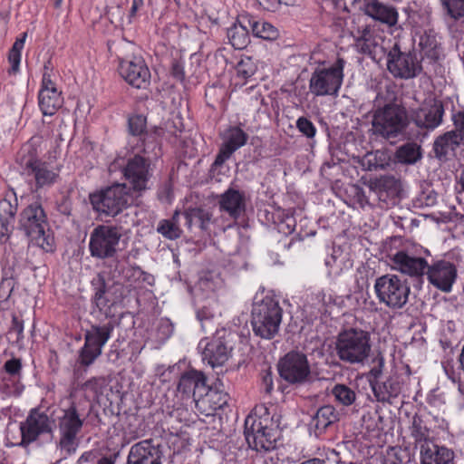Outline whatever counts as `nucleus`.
<instances>
[{
  "instance_id": "72a5a7b5",
  "label": "nucleus",
  "mask_w": 464,
  "mask_h": 464,
  "mask_svg": "<svg viewBox=\"0 0 464 464\" xmlns=\"http://www.w3.org/2000/svg\"><path fill=\"white\" fill-rule=\"evenodd\" d=\"M370 188L379 195L380 199L386 201L388 198H395L400 197L401 182L394 176L387 175L376 179L371 184Z\"/></svg>"
},
{
  "instance_id": "4be33fe9",
  "label": "nucleus",
  "mask_w": 464,
  "mask_h": 464,
  "mask_svg": "<svg viewBox=\"0 0 464 464\" xmlns=\"http://www.w3.org/2000/svg\"><path fill=\"white\" fill-rule=\"evenodd\" d=\"M203 348V361H206L211 367L223 365L229 358L231 348L227 346L223 335L217 334L211 341L201 340L198 344Z\"/></svg>"
},
{
  "instance_id": "f704fd0d",
  "label": "nucleus",
  "mask_w": 464,
  "mask_h": 464,
  "mask_svg": "<svg viewBox=\"0 0 464 464\" xmlns=\"http://www.w3.org/2000/svg\"><path fill=\"white\" fill-rule=\"evenodd\" d=\"M16 211V198H14V203L6 198L0 200V240L8 237L11 234Z\"/></svg>"
},
{
  "instance_id": "de8ad7c7",
  "label": "nucleus",
  "mask_w": 464,
  "mask_h": 464,
  "mask_svg": "<svg viewBox=\"0 0 464 464\" xmlns=\"http://www.w3.org/2000/svg\"><path fill=\"white\" fill-rule=\"evenodd\" d=\"M26 36L27 34L24 33L22 37L14 42L12 49L9 52L8 59L11 63V70L13 72H18L21 61V51L24 48Z\"/></svg>"
},
{
  "instance_id": "49530a36",
  "label": "nucleus",
  "mask_w": 464,
  "mask_h": 464,
  "mask_svg": "<svg viewBox=\"0 0 464 464\" xmlns=\"http://www.w3.org/2000/svg\"><path fill=\"white\" fill-rule=\"evenodd\" d=\"M221 285L222 281L219 276L210 272L203 274L198 282V289L206 294L215 292Z\"/></svg>"
},
{
  "instance_id": "f257e3e1",
  "label": "nucleus",
  "mask_w": 464,
  "mask_h": 464,
  "mask_svg": "<svg viewBox=\"0 0 464 464\" xmlns=\"http://www.w3.org/2000/svg\"><path fill=\"white\" fill-rule=\"evenodd\" d=\"M156 142L145 144V139L142 140V148L137 145L136 153L127 159L122 169V173L128 181L130 191L139 196L150 188V182L153 176L154 168L150 153L156 149Z\"/></svg>"
},
{
  "instance_id": "0e129e2a",
  "label": "nucleus",
  "mask_w": 464,
  "mask_h": 464,
  "mask_svg": "<svg viewBox=\"0 0 464 464\" xmlns=\"http://www.w3.org/2000/svg\"><path fill=\"white\" fill-rule=\"evenodd\" d=\"M263 383L265 386V392L266 393H270L273 390V381H272V375L271 373L267 372L263 377Z\"/></svg>"
},
{
  "instance_id": "09e8293b",
  "label": "nucleus",
  "mask_w": 464,
  "mask_h": 464,
  "mask_svg": "<svg viewBox=\"0 0 464 464\" xmlns=\"http://www.w3.org/2000/svg\"><path fill=\"white\" fill-rule=\"evenodd\" d=\"M447 14L459 20L464 17V0H440Z\"/></svg>"
},
{
  "instance_id": "5701e85b",
  "label": "nucleus",
  "mask_w": 464,
  "mask_h": 464,
  "mask_svg": "<svg viewBox=\"0 0 464 464\" xmlns=\"http://www.w3.org/2000/svg\"><path fill=\"white\" fill-rule=\"evenodd\" d=\"M223 143L216 157L214 164L222 165L239 148L243 147L248 139V135L238 126L227 128L222 133Z\"/></svg>"
},
{
  "instance_id": "864d4df0",
  "label": "nucleus",
  "mask_w": 464,
  "mask_h": 464,
  "mask_svg": "<svg viewBox=\"0 0 464 464\" xmlns=\"http://www.w3.org/2000/svg\"><path fill=\"white\" fill-rule=\"evenodd\" d=\"M382 156H383V153L379 150L368 153L363 159V165L367 166L368 170L382 169L384 168V164L378 161Z\"/></svg>"
},
{
  "instance_id": "aec40b11",
  "label": "nucleus",
  "mask_w": 464,
  "mask_h": 464,
  "mask_svg": "<svg viewBox=\"0 0 464 464\" xmlns=\"http://www.w3.org/2000/svg\"><path fill=\"white\" fill-rule=\"evenodd\" d=\"M178 391L188 398L193 397L196 403L203 395L212 396V392L206 383V376L202 372L196 370L188 371L180 376Z\"/></svg>"
},
{
  "instance_id": "4d7b16f0",
  "label": "nucleus",
  "mask_w": 464,
  "mask_h": 464,
  "mask_svg": "<svg viewBox=\"0 0 464 464\" xmlns=\"http://www.w3.org/2000/svg\"><path fill=\"white\" fill-rule=\"evenodd\" d=\"M452 121L456 132L463 137L464 136V110L459 111L452 115Z\"/></svg>"
},
{
  "instance_id": "a878e982",
  "label": "nucleus",
  "mask_w": 464,
  "mask_h": 464,
  "mask_svg": "<svg viewBox=\"0 0 464 464\" xmlns=\"http://www.w3.org/2000/svg\"><path fill=\"white\" fill-rule=\"evenodd\" d=\"M361 10L373 20L389 27L395 26L398 23L399 14L397 9L379 0H362Z\"/></svg>"
},
{
  "instance_id": "37998d69",
  "label": "nucleus",
  "mask_w": 464,
  "mask_h": 464,
  "mask_svg": "<svg viewBox=\"0 0 464 464\" xmlns=\"http://www.w3.org/2000/svg\"><path fill=\"white\" fill-rule=\"evenodd\" d=\"M180 213L176 211L170 219H163L160 222L157 231L168 239L179 238L181 235V229L179 227Z\"/></svg>"
},
{
  "instance_id": "69168bd1",
  "label": "nucleus",
  "mask_w": 464,
  "mask_h": 464,
  "mask_svg": "<svg viewBox=\"0 0 464 464\" xmlns=\"http://www.w3.org/2000/svg\"><path fill=\"white\" fill-rule=\"evenodd\" d=\"M23 330H24L23 323L18 321L17 318L14 317V319H13V331L16 332L17 339H19L20 336L22 335Z\"/></svg>"
},
{
  "instance_id": "052dcab7",
  "label": "nucleus",
  "mask_w": 464,
  "mask_h": 464,
  "mask_svg": "<svg viewBox=\"0 0 464 464\" xmlns=\"http://www.w3.org/2000/svg\"><path fill=\"white\" fill-rule=\"evenodd\" d=\"M256 2L266 11H275L281 4V0H256Z\"/></svg>"
},
{
  "instance_id": "dca6fc26",
  "label": "nucleus",
  "mask_w": 464,
  "mask_h": 464,
  "mask_svg": "<svg viewBox=\"0 0 464 464\" xmlns=\"http://www.w3.org/2000/svg\"><path fill=\"white\" fill-rule=\"evenodd\" d=\"M387 68L393 76L402 79L414 78L421 71V65L415 54L401 53L396 48L388 53Z\"/></svg>"
},
{
  "instance_id": "412c9836",
  "label": "nucleus",
  "mask_w": 464,
  "mask_h": 464,
  "mask_svg": "<svg viewBox=\"0 0 464 464\" xmlns=\"http://www.w3.org/2000/svg\"><path fill=\"white\" fill-rule=\"evenodd\" d=\"M22 444L34 441L42 433L52 430V422L49 417L37 410L31 411L25 421L20 425Z\"/></svg>"
},
{
  "instance_id": "3c124183",
  "label": "nucleus",
  "mask_w": 464,
  "mask_h": 464,
  "mask_svg": "<svg viewBox=\"0 0 464 464\" xmlns=\"http://www.w3.org/2000/svg\"><path fill=\"white\" fill-rule=\"evenodd\" d=\"M385 360L382 354L379 353L372 360V366L368 373V381H379L382 379Z\"/></svg>"
},
{
  "instance_id": "ddd939ff",
  "label": "nucleus",
  "mask_w": 464,
  "mask_h": 464,
  "mask_svg": "<svg viewBox=\"0 0 464 464\" xmlns=\"http://www.w3.org/2000/svg\"><path fill=\"white\" fill-rule=\"evenodd\" d=\"M114 325L108 322L102 325L93 324L85 333V343L80 351V362L91 365L101 354L104 344L108 342Z\"/></svg>"
},
{
  "instance_id": "a211bd4d",
  "label": "nucleus",
  "mask_w": 464,
  "mask_h": 464,
  "mask_svg": "<svg viewBox=\"0 0 464 464\" xmlns=\"http://www.w3.org/2000/svg\"><path fill=\"white\" fill-rule=\"evenodd\" d=\"M119 72L131 86L145 89L150 84V72L144 60L134 57L131 60H120Z\"/></svg>"
},
{
  "instance_id": "4c0bfd02",
  "label": "nucleus",
  "mask_w": 464,
  "mask_h": 464,
  "mask_svg": "<svg viewBox=\"0 0 464 464\" xmlns=\"http://www.w3.org/2000/svg\"><path fill=\"white\" fill-rule=\"evenodd\" d=\"M249 25L244 22V16L238 24H234L227 31V37L230 44L236 49H244L249 43Z\"/></svg>"
},
{
  "instance_id": "9d476101",
  "label": "nucleus",
  "mask_w": 464,
  "mask_h": 464,
  "mask_svg": "<svg viewBox=\"0 0 464 464\" xmlns=\"http://www.w3.org/2000/svg\"><path fill=\"white\" fill-rule=\"evenodd\" d=\"M121 237V227L111 225H98L90 234L89 251L91 256L98 259L114 257Z\"/></svg>"
},
{
  "instance_id": "2f4dec72",
  "label": "nucleus",
  "mask_w": 464,
  "mask_h": 464,
  "mask_svg": "<svg viewBox=\"0 0 464 464\" xmlns=\"http://www.w3.org/2000/svg\"><path fill=\"white\" fill-rule=\"evenodd\" d=\"M339 418L340 413L333 405H324L320 407L313 415L309 426L314 434L319 436L328 427L337 422Z\"/></svg>"
},
{
  "instance_id": "774afa93",
  "label": "nucleus",
  "mask_w": 464,
  "mask_h": 464,
  "mask_svg": "<svg viewBox=\"0 0 464 464\" xmlns=\"http://www.w3.org/2000/svg\"><path fill=\"white\" fill-rule=\"evenodd\" d=\"M97 464H114V462L111 460V459L103 457L98 460Z\"/></svg>"
},
{
  "instance_id": "f03ea898",
  "label": "nucleus",
  "mask_w": 464,
  "mask_h": 464,
  "mask_svg": "<svg viewBox=\"0 0 464 464\" xmlns=\"http://www.w3.org/2000/svg\"><path fill=\"white\" fill-rule=\"evenodd\" d=\"M19 228L34 244L45 252L54 250V237L41 203L34 202L21 211Z\"/></svg>"
},
{
  "instance_id": "c9c22d12",
  "label": "nucleus",
  "mask_w": 464,
  "mask_h": 464,
  "mask_svg": "<svg viewBox=\"0 0 464 464\" xmlns=\"http://www.w3.org/2000/svg\"><path fill=\"white\" fill-rule=\"evenodd\" d=\"M43 143L44 140L42 137L34 136L22 147L18 162L23 169L26 168L27 161L28 163H33V165L41 161L39 155L43 150Z\"/></svg>"
},
{
  "instance_id": "ea45409f",
  "label": "nucleus",
  "mask_w": 464,
  "mask_h": 464,
  "mask_svg": "<svg viewBox=\"0 0 464 464\" xmlns=\"http://www.w3.org/2000/svg\"><path fill=\"white\" fill-rule=\"evenodd\" d=\"M395 157L400 163L402 164H415L421 157V148L414 142H408L396 150Z\"/></svg>"
},
{
  "instance_id": "0eeeda50",
  "label": "nucleus",
  "mask_w": 464,
  "mask_h": 464,
  "mask_svg": "<svg viewBox=\"0 0 464 464\" xmlns=\"http://www.w3.org/2000/svg\"><path fill=\"white\" fill-rule=\"evenodd\" d=\"M408 124L407 112L404 107L389 102L378 108L372 116V130L374 134L383 138H395L401 134Z\"/></svg>"
},
{
  "instance_id": "f8f14e48",
  "label": "nucleus",
  "mask_w": 464,
  "mask_h": 464,
  "mask_svg": "<svg viewBox=\"0 0 464 464\" xmlns=\"http://www.w3.org/2000/svg\"><path fill=\"white\" fill-rule=\"evenodd\" d=\"M278 372L280 377L290 384H304L311 377L306 355L297 351H291L280 359Z\"/></svg>"
},
{
  "instance_id": "cd10ccee",
  "label": "nucleus",
  "mask_w": 464,
  "mask_h": 464,
  "mask_svg": "<svg viewBox=\"0 0 464 464\" xmlns=\"http://www.w3.org/2000/svg\"><path fill=\"white\" fill-rule=\"evenodd\" d=\"M383 39L365 28L362 34L356 38L354 47L358 53L370 56L373 61L379 62L385 54L382 47Z\"/></svg>"
},
{
  "instance_id": "c756f323",
  "label": "nucleus",
  "mask_w": 464,
  "mask_h": 464,
  "mask_svg": "<svg viewBox=\"0 0 464 464\" xmlns=\"http://www.w3.org/2000/svg\"><path fill=\"white\" fill-rule=\"evenodd\" d=\"M454 459V452L432 440L420 446V464H450Z\"/></svg>"
},
{
  "instance_id": "c03bdc74",
  "label": "nucleus",
  "mask_w": 464,
  "mask_h": 464,
  "mask_svg": "<svg viewBox=\"0 0 464 464\" xmlns=\"http://www.w3.org/2000/svg\"><path fill=\"white\" fill-rule=\"evenodd\" d=\"M187 226L190 228L192 226H198L201 229H206L210 221V213L200 208H189L184 213Z\"/></svg>"
},
{
  "instance_id": "338daca9",
  "label": "nucleus",
  "mask_w": 464,
  "mask_h": 464,
  "mask_svg": "<svg viewBox=\"0 0 464 464\" xmlns=\"http://www.w3.org/2000/svg\"><path fill=\"white\" fill-rule=\"evenodd\" d=\"M356 196L358 198L359 203L362 206L368 203V199L366 198V196L364 195V191L362 188H356Z\"/></svg>"
},
{
  "instance_id": "20e7f679",
  "label": "nucleus",
  "mask_w": 464,
  "mask_h": 464,
  "mask_svg": "<svg viewBox=\"0 0 464 464\" xmlns=\"http://www.w3.org/2000/svg\"><path fill=\"white\" fill-rule=\"evenodd\" d=\"M61 412L62 414L57 420L59 434L57 448L66 458L74 454L80 445V434L85 422V417L79 412L74 402H72L66 409H62Z\"/></svg>"
},
{
  "instance_id": "bf43d9fd",
  "label": "nucleus",
  "mask_w": 464,
  "mask_h": 464,
  "mask_svg": "<svg viewBox=\"0 0 464 464\" xmlns=\"http://www.w3.org/2000/svg\"><path fill=\"white\" fill-rule=\"evenodd\" d=\"M106 14L111 23L120 22L122 18V11L119 5L115 7H110L107 10Z\"/></svg>"
},
{
  "instance_id": "a19ab883",
  "label": "nucleus",
  "mask_w": 464,
  "mask_h": 464,
  "mask_svg": "<svg viewBox=\"0 0 464 464\" xmlns=\"http://www.w3.org/2000/svg\"><path fill=\"white\" fill-rule=\"evenodd\" d=\"M244 22H247L250 30L256 37L272 40L277 36L276 29L269 23L257 21L247 15L244 16Z\"/></svg>"
},
{
  "instance_id": "bb28decb",
  "label": "nucleus",
  "mask_w": 464,
  "mask_h": 464,
  "mask_svg": "<svg viewBox=\"0 0 464 464\" xmlns=\"http://www.w3.org/2000/svg\"><path fill=\"white\" fill-rule=\"evenodd\" d=\"M460 145H464V136H459L455 130L446 131L438 136L433 142L435 158L446 161L455 155Z\"/></svg>"
},
{
  "instance_id": "e2e57ef3",
  "label": "nucleus",
  "mask_w": 464,
  "mask_h": 464,
  "mask_svg": "<svg viewBox=\"0 0 464 464\" xmlns=\"http://www.w3.org/2000/svg\"><path fill=\"white\" fill-rule=\"evenodd\" d=\"M172 74L173 76L179 80V81H182L184 79V71H183V68L180 64L179 63H174L172 65Z\"/></svg>"
},
{
  "instance_id": "2eb2a0df",
  "label": "nucleus",
  "mask_w": 464,
  "mask_h": 464,
  "mask_svg": "<svg viewBox=\"0 0 464 464\" xmlns=\"http://www.w3.org/2000/svg\"><path fill=\"white\" fill-rule=\"evenodd\" d=\"M444 106L441 101H425L419 108L411 111V120L420 129L433 130L443 121Z\"/></svg>"
},
{
  "instance_id": "c85d7f7f",
  "label": "nucleus",
  "mask_w": 464,
  "mask_h": 464,
  "mask_svg": "<svg viewBox=\"0 0 464 464\" xmlns=\"http://www.w3.org/2000/svg\"><path fill=\"white\" fill-rule=\"evenodd\" d=\"M370 386L378 401L392 403V399L401 392L402 382L398 375L393 374L385 380L370 381Z\"/></svg>"
},
{
  "instance_id": "e433bc0d",
  "label": "nucleus",
  "mask_w": 464,
  "mask_h": 464,
  "mask_svg": "<svg viewBox=\"0 0 464 464\" xmlns=\"http://www.w3.org/2000/svg\"><path fill=\"white\" fill-rule=\"evenodd\" d=\"M146 127V119L141 115H135L129 119V129L133 136L132 143H135L134 149H137V145L140 149L142 148V140L145 139V144L150 142H156L153 136L147 133H143Z\"/></svg>"
},
{
  "instance_id": "1a4fd4ad",
  "label": "nucleus",
  "mask_w": 464,
  "mask_h": 464,
  "mask_svg": "<svg viewBox=\"0 0 464 464\" xmlns=\"http://www.w3.org/2000/svg\"><path fill=\"white\" fill-rule=\"evenodd\" d=\"M374 291L380 304L396 310L408 303L411 288L398 276L384 275L375 280Z\"/></svg>"
},
{
  "instance_id": "473e14b6",
  "label": "nucleus",
  "mask_w": 464,
  "mask_h": 464,
  "mask_svg": "<svg viewBox=\"0 0 464 464\" xmlns=\"http://www.w3.org/2000/svg\"><path fill=\"white\" fill-rule=\"evenodd\" d=\"M218 203L220 209L233 218H237L246 208L244 194L234 188L225 191L220 196Z\"/></svg>"
},
{
  "instance_id": "f3484780",
  "label": "nucleus",
  "mask_w": 464,
  "mask_h": 464,
  "mask_svg": "<svg viewBox=\"0 0 464 464\" xmlns=\"http://www.w3.org/2000/svg\"><path fill=\"white\" fill-rule=\"evenodd\" d=\"M50 62L44 64L42 86L38 95L39 107L44 115H53L63 105V99L61 92L51 79Z\"/></svg>"
},
{
  "instance_id": "b1692460",
  "label": "nucleus",
  "mask_w": 464,
  "mask_h": 464,
  "mask_svg": "<svg viewBox=\"0 0 464 464\" xmlns=\"http://www.w3.org/2000/svg\"><path fill=\"white\" fill-rule=\"evenodd\" d=\"M428 266L424 257L410 255L404 251L397 252L392 257V267L411 277L422 278Z\"/></svg>"
},
{
  "instance_id": "7c9ffc66",
  "label": "nucleus",
  "mask_w": 464,
  "mask_h": 464,
  "mask_svg": "<svg viewBox=\"0 0 464 464\" xmlns=\"http://www.w3.org/2000/svg\"><path fill=\"white\" fill-rule=\"evenodd\" d=\"M23 171L33 176L36 188L50 187L53 185L59 178V169L52 168L47 162L40 161L36 164L28 163Z\"/></svg>"
},
{
  "instance_id": "5fc2aeb1",
  "label": "nucleus",
  "mask_w": 464,
  "mask_h": 464,
  "mask_svg": "<svg viewBox=\"0 0 464 464\" xmlns=\"http://www.w3.org/2000/svg\"><path fill=\"white\" fill-rule=\"evenodd\" d=\"M296 127L307 138H313L315 135L316 129L314 125L305 117H300L296 121Z\"/></svg>"
},
{
  "instance_id": "6e6552de",
  "label": "nucleus",
  "mask_w": 464,
  "mask_h": 464,
  "mask_svg": "<svg viewBox=\"0 0 464 464\" xmlns=\"http://www.w3.org/2000/svg\"><path fill=\"white\" fill-rule=\"evenodd\" d=\"M268 417L248 415L245 420L244 435L252 450L266 452L276 448L279 437L278 430Z\"/></svg>"
},
{
  "instance_id": "603ef678",
  "label": "nucleus",
  "mask_w": 464,
  "mask_h": 464,
  "mask_svg": "<svg viewBox=\"0 0 464 464\" xmlns=\"http://www.w3.org/2000/svg\"><path fill=\"white\" fill-rule=\"evenodd\" d=\"M106 384L104 377H92L83 384L85 391L91 392L93 395L102 393V388Z\"/></svg>"
},
{
  "instance_id": "7ed1b4c3",
  "label": "nucleus",
  "mask_w": 464,
  "mask_h": 464,
  "mask_svg": "<svg viewBox=\"0 0 464 464\" xmlns=\"http://www.w3.org/2000/svg\"><path fill=\"white\" fill-rule=\"evenodd\" d=\"M372 351L371 334L359 328L340 332L335 342V352L340 361L349 364H364Z\"/></svg>"
},
{
  "instance_id": "13d9d810",
  "label": "nucleus",
  "mask_w": 464,
  "mask_h": 464,
  "mask_svg": "<svg viewBox=\"0 0 464 464\" xmlns=\"http://www.w3.org/2000/svg\"><path fill=\"white\" fill-rule=\"evenodd\" d=\"M22 368V363L19 359H11L5 363L6 372L11 375L19 374Z\"/></svg>"
},
{
  "instance_id": "58836bf2",
  "label": "nucleus",
  "mask_w": 464,
  "mask_h": 464,
  "mask_svg": "<svg viewBox=\"0 0 464 464\" xmlns=\"http://www.w3.org/2000/svg\"><path fill=\"white\" fill-rule=\"evenodd\" d=\"M410 432L415 444L420 446L431 440L430 429L427 426L425 420L418 414L412 417Z\"/></svg>"
},
{
  "instance_id": "79ce46f5",
  "label": "nucleus",
  "mask_w": 464,
  "mask_h": 464,
  "mask_svg": "<svg viewBox=\"0 0 464 464\" xmlns=\"http://www.w3.org/2000/svg\"><path fill=\"white\" fill-rule=\"evenodd\" d=\"M419 47L424 56L436 61L439 58V44L436 35L431 32H425L420 36Z\"/></svg>"
},
{
  "instance_id": "a18cd8bd",
  "label": "nucleus",
  "mask_w": 464,
  "mask_h": 464,
  "mask_svg": "<svg viewBox=\"0 0 464 464\" xmlns=\"http://www.w3.org/2000/svg\"><path fill=\"white\" fill-rule=\"evenodd\" d=\"M332 394L343 406H350L356 400L355 392L345 384H335L332 389Z\"/></svg>"
},
{
  "instance_id": "8fccbe9b",
  "label": "nucleus",
  "mask_w": 464,
  "mask_h": 464,
  "mask_svg": "<svg viewBox=\"0 0 464 464\" xmlns=\"http://www.w3.org/2000/svg\"><path fill=\"white\" fill-rule=\"evenodd\" d=\"M257 66L250 56L242 57L237 63V72L238 76L248 79L256 72Z\"/></svg>"
},
{
  "instance_id": "4468645a",
  "label": "nucleus",
  "mask_w": 464,
  "mask_h": 464,
  "mask_svg": "<svg viewBox=\"0 0 464 464\" xmlns=\"http://www.w3.org/2000/svg\"><path fill=\"white\" fill-rule=\"evenodd\" d=\"M92 283L95 285V294L92 301L101 312L107 313L111 306L122 301L124 297L122 284L111 279L105 280L101 274Z\"/></svg>"
},
{
  "instance_id": "423d86ee",
  "label": "nucleus",
  "mask_w": 464,
  "mask_h": 464,
  "mask_svg": "<svg viewBox=\"0 0 464 464\" xmlns=\"http://www.w3.org/2000/svg\"><path fill=\"white\" fill-rule=\"evenodd\" d=\"M283 310L278 302L271 296L256 301L252 308V326L256 335L272 339L279 330Z\"/></svg>"
},
{
  "instance_id": "6e6d98bb",
  "label": "nucleus",
  "mask_w": 464,
  "mask_h": 464,
  "mask_svg": "<svg viewBox=\"0 0 464 464\" xmlns=\"http://www.w3.org/2000/svg\"><path fill=\"white\" fill-rule=\"evenodd\" d=\"M308 462H310V464H346L342 461L340 454L334 450L329 451L326 458L324 459H309Z\"/></svg>"
},
{
  "instance_id": "393cba45",
  "label": "nucleus",
  "mask_w": 464,
  "mask_h": 464,
  "mask_svg": "<svg viewBox=\"0 0 464 464\" xmlns=\"http://www.w3.org/2000/svg\"><path fill=\"white\" fill-rule=\"evenodd\" d=\"M162 452L151 440H141L130 447L127 464H162Z\"/></svg>"
},
{
  "instance_id": "680f3d73",
  "label": "nucleus",
  "mask_w": 464,
  "mask_h": 464,
  "mask_svg": "<svg viewBox=\"0 0 464 464\" xmlns=\"http://www.w3.org/2000/svg\"><path fill=\"white\" fill-rule=\"evenodd\" d=\"M143 6V0H133L131 8L129 14V22L131 23L132 18L136 15L137 12Z\"/></svg>"
},
{
  "instance_id": "6ab92c4d",
  "label": "nucleus",
  "mask_w": 464,
  "mask_h": 464,
  "mask_svg": "<svg viewBox=\"0 0 464 464\" xmlns=\"http://www.w3.org/2000/svg\"><path fill=\"white\" fill-rule=\"evenodd\" d=\"M426 275L432 285L444 293H449L456 281L457 268L450 261L439 260L428 266Z\"/></svg>"
},
{
  "instance_id": "9b49d317",
  "label": "nucleus",
  "mask_w": 464,
  "mask_h": 464,
  "mask_svg": "<svg viewBox=\"0 0 464 464\" xmlns=\"http://www.w3.org/2000/svg\"><path fill=\"white\" fill-rule=\"evenodd\" d=\"M344 61L339 58L329 68L316 69L309 81L310 92L315 96L336 95L343 82Z\"/></svg>"
},
{
  "instance_id": "39448f33",
  "label": "nucleus",
  "mask_w": 464,
  "mask_h": 464,
  "mask_svg": "<svg viewBox=\"0 0 464 464\" xmlns=\"http://www.w3.org/2000/svg\"><path fill=\"white\" fill-rule=\"evenodd\" d=\"M90 201L100 215L115 217L133 203V196L126 184L115 183L91 194Z\"/></svg>"
}]
</instances>
